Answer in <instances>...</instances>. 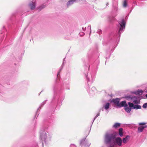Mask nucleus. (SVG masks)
<instances>
[{"instance_id": "f257e3e1", "label": "nucleus", "mask_w": 147, "mask_h": 147, "mask_svg": "<svg viewBox=\"0 0 147 147\" xmlns=\"http://www.w3.org/2000/svg\"><path fill=\"white\" fill-rule=\"evenodd\" d=\"M48 127L45 126L40 131V138L42 141L41 144L42 146L43 145V142L47 144L51 140L52 134L48 131Z\"/></svg>"}, {"instance_id": "f03ea898", "label": "nucleus", "mask_w": 147, "mask_h": 147, "mask_svg": "<svg viewBox=\"0 0 147 147\" xmlns=\"http://www.w3.org/2000/svg\"><path fill=\"white\" fill-rule=\"evenodd\" d=\"M118 135V133L115 131H108L106 132L104 138L105 143L106 144L109 145V146L112 144Z\"/></svg>"}, {"instance_id": "7ed1b4c3", "label": "nucleus", "mask_w": 147, "mask_h": 147, "mask_svg": "<svg viewBox=\"0 0 147 147\" xmlns=\"http://www.w3.org/2000/svg\"><path fill=\"white\" fill-rule=\"evenodd\" d=\"M126 25V22L124 19L118 21V24L117 25V30L114 36V38L119 40L121 34L124 31Z\"/></svg>"}, {"instance_id": "20e7f679", "label": "nucleus", "mask_w": 147, "mask_h": 147, "mask_svg": "<svg viewBox=\"0 0 147 147\" xmlns=\"http://www.w3.org/2000/svg\"><path fill=\"white\" fill-rule=\"evenodd\" d=\"M88 71L86 73H85V75L86 77L88 84H91L93 82L96 77V73L94 70H90L88 68Z\"/></svg>"}, {"instance_id": "39448f33", "label": "nucleus", "mask_w": 147, "mask_h": 147, "mask_svg": "<svg viewBox=\"0 0 147 147\" xmlns=\"http://www.w3.org/2000/svg\"><path fill=\"white\" fill-rule=\"evenodd\" d=\"M122 144V140L121 138L119 137H116L114 140L112 144L107 147H115V146L117 145L119 146H121Z\"/></svg>"}, {"instance_id": "423d86ee", "label": "nucleus", "mask_w": 147, "mask_h": 147, "mask_svg": "<svg viewBox=\"0 0 147 147\" xmlns=\"http://www.w3.org/2000/svg\"><path fill=\"white\" fill-rule=\"evenodd\" d=\"M53 90L54 93V95L53 97V98H55V95L56 94H57L58 92H60L61 91L63 90V88L62 87H60L57 85H55L53 86Z\"/></svg>"}, {"instance_id": "0eeeda50", "label": "nucleus", "mask_w": 147, "mask_h": 147, "mask_svg": "<svg viewBox=\"0 0 147 147\" xmlns=\"http://www.w3.org/2000/svg\"><path fill=\"white\" fill-rule=\"evenodd\" d=\"M146 123L144 122L140 123H139V124L140 126L138 129V133L142 132L144 128L147 127V125H144Z\"/></svg>"}, {"instance_id": "6e6552de", "label": "nucleus", "mask_w": 147, "mask_h": 147, "mask_svg": "<svg viewBox=\"0 0 147 147\" xmlns=\"http://www.w3.org/2000/svg\"><path fill=\"white\" fill-rule=\"evenodd\" d=\"M80 144L82 145V147H89L90 144L88 143L87 140L86 139H82L80 142Z\"/></svg>"}, {"instance_id": "1a4fd4ad", "label": "nucleus", "mask_w": 147, "mask_h": 147, "mask_svg": "<svg viewBox=\"0 0 147 147\" xmlns=\"http://www.w3.org/2000/svg\"><path fill=\"white\" fill-rule=\"evenodd\" d=\"M57 103L56 106V107H58V106L60 107L62 105V101L64 99V97H63L62 98H61V97L59 96L58 97Z\"/></svg>"}, {"instance_id": "9d476101", "label": "nucleus", "mask_w": 147, "mask_h": 147, "mask_svg": "<svg viewBox=\"0 0 147 147\" xmlns=\"http://www.w3.org/2000/svg\"><path fill=\"white\" fill-rule=\"evenodd\" d=\"M120 99L119 98H116L112 99L111 102L114 104L116 105L118 107Z\"/></svg>"}, {"instance_id": "9b49d317", "label": "nucleus", "mask_w": 147, "mask_h": 147, "mask_svg": "<svg viewBox=\"0 0 147 147\" xmlns=\"http://www.w3.org/2000/svg\"><path fill=\"white\" fill-rule=\"evenodd\" d=\"M36 2L34 0H33L29 4V6L30 7L32 10H33L34 9L35 7Z\"/></svg>"}, {"instance_id": "f8f14e48", "label": "nucleus", "mask_w": 147, "mask_h": 147, "mask_svg": "<svg viewBox=\"0 0 147 147\" xmlns=\"http://www.w3.org/2000/svg\"><path fill=\"white\" fill-rule=\"evenodd\" d=\"M119 108L124 107H126L127 106V104L126 103V101L125 100H124L121 101L120 103L119 102Z\"/></svg>"}, {"instance_id": "ddd939ff", "label": "nucleus", "mask_w": 147, "mask_h": 147, "mask_svg": "<svg viewBox=\"0 0 147 147\" xmlns=\"http://www.w3.org/2000/svg\"><path fill=\"white\" fill-rule=\"evenodd\" d=\"M110 107V104L109 102L105 103L103 105V108L106 110H107Z\"/></svg>"}, {"instance_id": "4468645a", "label": "nucleus", "mask_w": 147, "mask_h": 147, "mask_svg": "<svg viewBox=\"0 0 147 147\" xmlns=\"http://www.w3.org/2000/svg\"><path fill=\"white\" fill-rule=\"evenodd\" d=\"M134 96H132L131 95H126L124 97L125 99L130 101H131L133 97Z\"/></svg>"}, {"instance_id": "2eb2a0df", "label": "nucleus", "mask_w": 147, "mask_h": 147, "mask_svg": "<svg viewBox=\"0 0 147 147\" xmlns=\"http://www.w3.org/2000/svg\"><path fill=\"white\" fill-rule=\"evenodd\" d=\"M65 58L63 59V63H62V65H61V67L60 68L58 72V73H57V78H59L58 76H59V73H60V72L61 71L62 69H63V67L64 66V63L65 62Z\"/></svg>"}, {"instance_id": "dca6fc26", "label": "nucleus", "mask_w": 147, "mask_h": 147, "mask_svg": "<svg viewBox=\"0 0 147 147\" xmlns=\"http://www.w3.org/2000/svg\"><path fill=\"white\" fill-rule=\"evenodd\" d=\"M76 2V0H71L69 1L67 3V7L72 5L74 2Z\"/></svg>"}, {"instance_id": "f3484780", "label": "nucleus", "mask_w": 147, "mask_h": 147, "mask_svg": "<svg viewBox=\"0 0 147 147\" xmlns=\"http://www.w3.org/2000/svg\"><path fill=\"white\" fill-rule=\"evenodd\" d=\"M129 138L130 136H129L127 135L125 138H123L122 140L124 144L126 143L129 141Z\"/></svg>"}, {"instance_id": "a211bd4d", "label": "nucleus", "mask_w": 147, "mask_h": 147, "mask_svg": "<svg viewBox=\"0 0 147 147\" xmlns=\"http://www.w3.org/2000/svg\"><path fill=\"white\" fill-rule=\"evenodd\" d=\"M133 101V103L135 104H137L139 103V102L137 100V98L136 96H134L131 100Z\"/></svg>"}, {"instance_id": "6ab92c4d", "label": "nucleus", "mask_w": 147, "mask_h": 147, "mask_svg": "<svg viewBox=\"0 0 147 147\" xmlns=\"http://www.w3.org/2000/svg\"><path fill=\"white\" fill-rule=\"evenodd\" d=\"M143 91L142 90H138L136 91L134 93L136 95H142V94Z\"/></svg>"}, {"instance_id": "aec40b11", "label": "nucleus", "mask_w": 147, "mask_h": 147, "mask_svg": "<svg viewBox=\"0 0 147 147\" xmlns=\"http://www.w3.org/2000/svg\"><path fill=\"white\" fill-rule=\"evenodd\" d=\"M96 88L94 87H92L91 88V90L89 91V93L90 94H92L94 92H96Z\"/></svg>"}, {"instance_id": "412c9836", "label": "nucleus", "mask_w": 147, "mask_h": 147, "mask_svg": "<svg viewBox=\"0 0 147 147\" xmlns=\"http://www.w3.org/2000/svg\"><path fill=\"white\" fill-rule=\"evenodd\" d=\"M124 108L125 111L128 113H130L131 109V108L129 107L128 106Z\"/></svg>"}, {"instance_id": "4be33fe9", "label": "nucleus", "mask_w": 147, "mask_h": 147, "mask_svg": "<svg viewBox=\"0 0 147 147\" xmlns=\"http://www.w3.org/2000/svg\"><path fill=\"white\" fill-rule=\"evenodd\" d=\"M123 129L122 128H119V134L120 136L122 137L123 136Z\"/></svg>"}, {"instance_id": "5701e85b", "label": "nucleus", "mask_w": 147, "mask_h": 147, "mask_svg": "<svg viewBox=\"0 0 147 147\" xmlns=\"http://www.w3.org/2000/svg\"><path fill=\"white\" fill-rule=\"evenodd\" d=\"M120 123H115L113 126V127L115 128H117L120 126Z\"/></svg>"}, {"instance_id": "b1692460", "label": "nucleus", "mask_w": 147, "mask_h": 147, "mask_svg": "<svg viewBox=\"0 0 147 147\" xmlns=\"http://www.w3.org/2000/svg\"><path fill=\"white\" fill-rule=\"evenodd\" d=\"M141 106L138 104H136L135 105H134V109H141Z\"/></svg>"}, {"instance_id": "393cba45", "label": "nucleus", "mask_w": 147, "mask_h": 147, "mask_svg": "<svg viewBox=\"0 0 147 147\" xmlns=\"http://www.w3.org/2000/svg\"><path fill=\"white\" fill-rule=\"evenodd\" d=\"M128 104L129 105V107L131 108V109L133 108L134 109V104L131 102H128Z\"/></svg>"}, {"instance_id": "a878e982", "label": "nucleus", "mask_w": 147, "mask_h": 147, "mask_svg": "<svg viewBox=\"0 0 147 147\" xmlns=\"http://www.w3.org/2000/svg\"><path fill=\"white\" fill-rule=\"evenodd\" d=\"M100 110L99 111V113H98L96 115L94 119H93V121L92 122V123H93L94 121L95 120V119H96V118L98 117V116L99 115H100ZM92 124L91 126V127H90V129H91V127L92 126Z\"/></svg>"}, {"instance_id": "bb28decb", "label": "nucleus", "mask_w": 147, "mask_h": 147, "mask_svg": "<svg viewBox=\"0 0 147 147\" xmlns=\"http://www.w3.org/2000/svg\"><path fill=\"white\" fill-rule=\"evenodd\" d=\"M47 101V100H45L42 103H41V104L40 105V106L39 108H38L37 109V111H38L40 107H42L43 106V105H45Z\"/></svg>"}, {"instance_id": "cd10ccee", "label": "nucleus", "mask_w": 147, "mask_h": 147, "mask_svg": "<svg viewBox=\"0 0 147 147\" xmlns=\"http://www.w3.org/2000/svg\"><path fill=\"white\" fill-rule=\"evenodd\" d=\"M45 5L44 4H43L38 8V9H39V11H40L43 8H45Z\"/></svg>"}, {"instance_id": "c85d7f7f", "label": "nucleus", "mask_w": 147, "mask_h": 147, "mask_svg": "<svg viewBox=\"0 0 147 147\" xmlns=\"http://www.w3.org/2000/svg\"><path fill=\"white\" fill-rule=\"evenodd\" d=\"M127 3L126 0H124L123 3V6L124 7H126L127 6Z\"/></svg>"}, {"instance_id": "c756f323", "label": "nucleus", "mask_w": 147, "mask_h": 147, "mask_svg": "<svg viewBox=\"0 0 147 147\" xmlns=\"http://www.w3.org/2000/svg\"><path fill=\"white\" fill-rule=\"evenodd\" d=\"M142 107L144 109L146 108L147 107V102L144 104L143 105Z\"/></svg>"}, {"instance_id": "7c9ffc66", "label": "nucleus", "mask_w": 147, "mask_h": 147, "mask_svg": "<svg viewBox=\"0 0 147 147\" xmlns=\"http://www.w3.org/2000/svg\"><path fill=\"white\" fill-rule=\"evenodd\" d=\"M87 29H89V30H90V34H89V35H90V34H91V25H88V26L87 27Z\"/></svg>"}, {"instance_id": "2f4dec72", "label": "nucleus", "mask_w": 147, "mask_h": 147, "mask_svg": "<svg viewBox=\"0 0 147 147\" xmlns=\"http://www.w3.org/2000/svg\"><path fill=\"white\" fill-rule=\"evenodd\" d=\"M97 32L99 34H101L102 31L100 29H98L97 30Z\"/></svg>"}, {"instance_id": "473e14b6", "label": "nucleus", "mask_w": 147, "mask_h": 147, "mask_svg": "<svg viewBox=\"0 0 147 147\" xmlns=\"http://www.w3.org/2000/svg\"><path fill=\"white\" fill-rule=\"evenodd\" d=\"M70 147H77V146L74 144H71L70 146Z\"/></svg>"}, {"instance_id": "72a5a7b5", "label": "nucleus", "mask_w": 147, "mask_h": 147, "mask_svg": "<svg viewBox=\"0 0 147 147\" xmlns=\"http://www.w3.org/2000/svg\"><path fill=\"white\" fill-rule=\"evenodd\" d=\"M80 36H83L84 35V33L83 32H80L79 33Z\"/></svg>"}, {"instance_id": "f704fd0d", "label": "nucleus", "mask_w": 147, "mask_h": 147, "mask_svg": "<svg viewBox=\"0 0 147 147\" xmlns=\"http://www.w3.org/2000/svg\"><path fill=\"white\" fill-rule=\"evenodd\" d=\"M66 89H70L69 87H67L66 88Z\"/></svg>"}, {"instance_id": "c9c22d12", "label": "nucleus", "mask_w": 147, "mask_h": 147, "mask_svg": "<svg viewBox=\"0 0 147 147\" xmlns=\"http://www.w3.org/2000/svg\"><path fill=\"white\" fill-rule=\"evenodd\" d=\"M108 5H109V3H107L106 4V6L108 7Z\"/></svg>"}, {"instance_id": "e433bc0d", "label": "nucleus", "mask_w": 147, "mask_h": 147, "mask_svg": "<svg viewBox=\"0 0 147 147\" xmlns=\"http://www.w3.org/2000/svg\"><path fill=\"white\" fill-rule=\"evenodd\" d=\"M134 4H136V1L134 2Z\"/></svg>"}, {"instance_id": "4c0bfd02", "label": "nucleus", "mask_w": 147, "mask_h": 147, "mask_svg": "<svg viewBox=\"0 0 147 147\" xmlns=\"http://www.w3.org/2000/svg\"><path fill=\"white\" fill-rule=\"evenodd\" d=\"M146 97H147V94H146Z\"/></svg>"}, {"instance_id": "58836bf2", "label": "nucleus", "mask_w": 147, "mask_h": 147, "mask_svg": "<svg viewBox=\"0 0 147 147\" xmlns=\"http://www.w3.org/2000/svg\"><path fill=\"white\" fill-rule=\"evenodd\" d=\"M69 84V83H68L67 84V85H68Z\"/></svg>"}, {"instance_id": "ea45409f", "label": "nucleus", "mask_w": 147, "mask_h": 147, "mask_svg": "<svg viewBox=\"0 0 147 147\" xmlns=\"http://www.w3.org/2000/svg\"><path fill=\"white\" fill-rule=\"evenodd\" d=\"M3 28H5V27H4V26H3Z\"/></svg>"}, {"instance_id": "a19ab883", "label": "nucleus", "mask_w": 147, "mask_h": 147, "mask_svg": "<svg viewBox=\"0 0 147 147\" xmlns=\"http://www.w3.org/2000/svg\"><path fill=\"white\" fill-rule=\"evenodd\" d=\"M102 111H103V109H102Z\"/></svg>"}, {"instance_id": "79ce46f5", "label": "nucleus", "mask_w": 147, "mask_h": 147, "mask_svg": "<svg viewBox=\"0 0 147 147\" xmlns=\"http://www.w3.org/2000/svg\"><path fill=\"white\" fill-rule=\"evenodd\" d=\"M87 90L88 92V90Z\"/></svg>"}, {"instance_id": "37998d69", "label": "nucleus", "mask_w": 147, "mask_h": 147, "mask_svg": "<svg viewBox=\"0 0 147 147\" xmlns=\"http://www.w3.org/2000/svg\"><path fill=\"white\" fill-rule=\"evenodd\" d=\"M84 29V28H82V29Z\"/></svg>"}, {"instance_id": "c03bdc74", "label": "nucleus", "mask_w": 147, "mask_h": 147, "mask_svg": "<svg viewBox=\"0 0 147 147\" xmlns=\"http://www.w3.org/2000/svg\"><path fill=\"white\" fill-rule=\"evenodd\" d=\"M63 84V85H65V84Z\"/></svg>"}, {"instance_id": "a18cd8bd", "label": "nucleus", "mask_w": 147, "mask_h": 147, "mask_svg": "<svg viewBox=\"0 0 147 147\" xmlns=\"http://www.w3.org/2000/svg\"><path fill=\"white\" fill-rule=\"evenodd\" d=\"M114 18H115V17H113V19H114Z\"/></svg>"}]
</instances>
